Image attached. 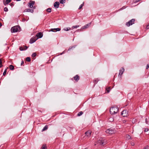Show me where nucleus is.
<instances>
[{"label":"nucleus","mask_w":149,"mask_h":149,"mask_svg":"<svg viewBox=\"0 0 149 149\" xmlns=\"http://www.w3.org/2000/svg\"><path fill=\"white\" fill-rule=\"evenodd\" d=\"M27 49V47L26 46H23V47H20L19 49L21 51H23L26 50Z\"/></svg>","instance_id":"obj_15"},{"label":"nucleus","mask_w":149,"mask_h":149,"mask_svg":"<svg viewBox=\"0 0 149 149\" xmlns=\"http://www.w3.org/2000/svg\"><path fill=\"white\" fill-rule=\"evenodd\" d=\"M11 1V0H6V1L3 2L4 5L6 6V5L8 4Z\"/></svg>","instance_id":"obj_17"},{"label":"nucleus","mask_w":149,"mask_h":149,"mask_svg":"<svg viewBox=\"0 0 149 149\" xmlns=\"http://www.w3.org/2000/svg\"><path fill=\"white\" fill-rule=\"evenodd\" d=\"M42 149H47V147L45 145H43L41 148Z\"/></svg>","instance_id":"obj_27"},{"label":"nucleus","mask_w":149,"mask_h":149,"mask_svg":"<svg viewBox=\"0 0 149 149\" xmlns=\"http://www.w3.org/2000/svg\"><path fill=\"white\" fill-rule=\"evenodd\" d=\"M91 131L90 130H88L85 133V135L84 137L85 138H88L91 136Z\"/></svg>","instance_id":"obj_7"},{"label":"nucleus","mask_w":149,"mask_h":149,"mask_svg":"<svg viewBox=\"0 0 149 149\" xmlns=\"http://www.w3.org/2000/svg\"><path fill=\"white\" fill-rule=\"evenodd\" d=\"M28 61V57H27L26 58L25 61V63H26V62Z\"/></svg>","instance_id":"obj_41"},{"label":"nucleus","mask_w":149,"mask_h":149,"mask_svg":"<svg viewBox=\"0 0 149 149\" xmlns=\"http://www.w3.org/2000/svg\"><path fill=\"white\" fill-rule=\"evenodd\" d=\"M31 58L29 57V62H30L31 61Z\"/></svg>","instance_id":"obj_46"},{"label":"nucleus","mask_w":149,"mask_h":149,"mask_svg":"<svg viewBox=\"0 0 149 149\" xmlns=\"http://www.w3.org/2000/svg\"><path fill=\"white\" fill-rule=\"evenodd\" d=\"M90 24H86L83 27V29L87 28V27H88V26H89Z\"/></svg>","instance_id":"obj_22"},{"label":"nucleus","mask_w":149,"mask_h":149,"mask_svg":"<svg viewBox=\"0 0 149 149\" xmlns=\"http://www.w3.org/2000/svg\"><path fill=\"white\" fill-rule=\"evenodd\" d=\"M65 0H59V2L61 4H63L65 3Z\"/></svg>","instance_id":"obj_25"},{"label":"nucleus","mask_w":149,"mask_h":149,"mask_svg":"<svg viewBox=\"0 0 149 149\" xmlns=\"http://www.w3.org/2000/svg\"><path fill=\"white\" fill-rule=\"evenodd\" d=\"M76 46H77L76 45H74V46H72L70 47L67 52H68V51H70L71 49H74V48H75L76 47Z\"/></svg>","instance_id":"obj_18"},{"label":"nucleus","mask_w":149,"mask_h":149,"mask_svg":"<svg viewBox=\"0 0 149 149\" xmlns=\"http://www.w3.org/2000/svg\"><path fill=\"white\" fill-rule=\"evenodd\" d=\"M24 61H22L21 62V65H23V64H24Z\"/></svg>","instance_id":"obj_42"},{"label":"nucleus","mask_w":149,"mask_h":149,"mask_svg":"<svg viewBox=\"0 0 149 149\" xmlns=\"http://www.w3.org/2000/svg\"><path fill=\"white\" fill-rule=\"evenodd\" d=\"M35 4V1H34L31 0L29 3V12L33 13L34 10L37 7L36 6L34 5Z\"/></svg>","instance_id":"obj_1"},{"label":"nucleus","mask_w":149,"mask_h":149,"mask_svg":"<svg viewBox=\"0 0 149 149\" xmlns=\"http://www.w3.org/2000/svg\"><path fill=\"white\" fill-rule=\"evenodd\" d=\"M2 61L1 58L0 59V68H1L2 66Z\"/></svg>","instance_id":"obj_30"},{"label":"nucleus","mask_w":149,"mask_h":149,"mask_svg":"<svg viewBox=\"0 0 149 149\" xmlns=\"http://www.w3.org/2000/svg\"><path fill=\"white\" fill-rule=\"evenodd\" d=\"M146 29H149V24L147 25Z\"/></svg>","instance_id":"obj_44"},{"label":"nucleus","mask_w":149,"mask_h":149,"mask_svg":"<svg viewBox=\"0 0 149 149\" xmlns=\"http://www.w3.org/2000/svg\"><path fill=\"white\" fill-rule=\"evenodd\" d=\"M4 10L5 12H7L8 11V8H7V7H5L4 8Z\"/></svg>","instance_id":"obj_33"},{"label":"nucleus","mask_w":149,"mask_h":149,"mask_svg":"<svg viewBox=\"0 0 149 149\" xmlns=\"http://www.w3.org/2000/svg\"><path fill=\"white\" fill-rule=\"evenodd\" d=\"M10 6H14V3L13 2V3H10Z\"/></svg>","instance_id":"obj_43"},{"label":"nucleus","mask_w":149,"mask_h":149,"mask_svg":"<svg viewBox=\"0 0 149 149\" xmlns=\"http://www.w3.org/2000/svg\"><path fill=\"white\" fill-rule=\"evenodd\" d=\"M46 11L47 12L50 13L51 12V8H48L47 9Z\"/></svg>","instance_id":"obj_24"},{"label":"nucleus","mask_w":149,"mask_h":149,"mask_svg":"<svg viewBox=\"0 0 149 149\" xmlns=\"http://www.w3.org/2000/svg\"><path fill=\"white\" fill-rule=\"evenodd\" d=\"M37 39L36 38H32L30 40L29 43L32 44L35 42Z\"/></svg>","instance_id":"obj_13"},{"label":"nucleus","mask_w":149,"mask_h":149,"mask_svg":"<svg viewBox=\"0 0 149 149\" xmlns=\"http://www.w3.org/2000/svg\"><path fill=\"white\" fill-rule=\"evenodd\" d=\"M36 53H33L32 55V56L33 57H35L36 56Z\"/></svg>","instance_id":"obj_32"},{"label":"nucleus","mask_w":149,"mask_h":149,"mask_svg":"<svg viewBox=\"0 0 149 149\" xmlns=\"http://www.w3.org/2000/svg\"><path fill=\"white\" fill-rule=\"evenodd\" d=\"M84 2H83V3L79 7V8L78 9H81L82 8L83 6H84Z\"/></svg>","instance_id":"obj_23"},{"label":"nucleus","mask_w":149,"mask_h":149,"mask_svg":"<svg viewBox=\"0 0 149 149\" xmlns=\"http://www.w3.org/2000/svg\"><path fill=\"white\" fill-rule=\"evenodd\" d=\"M100 79L98 78H96L93 80V82L94 83V86L98 82L100 81Z\"/></svg>","instance_id":"obj_16"},{"label":"nucleus","mask_w":149,"mask_h":149,"mask_svg":"<svg viewBox=\"0 0 149 149\" xmlns=\"http://www.w3.org/2000/svg\"><path fill=\"white\" fill-rule=\"evenodd\" d=\"M9 68L10 70H13L14 69V67L12 65H10L9 67Z\"/></svg>","instance_id":"obj_21"},{"label":"nucleus","mask_w":149,"mask_h":149,"mask_svg":"<svg viewBox=\"0 0 149 149\" xmlns=\"http://www.w3.org/2000/svg\"><path fill=\"white\" fill-rule=\"evenodd\" d=\"M148 146H146L143 149H148Z\"/></svg>","instance_id":"obj_39"},{"label":"nucleus","mask_w":149,"mask_h":149,"mask_svg":"<svg viewBox=\"0 0 149 149\" xmlns=\"http://www.w3.org/2000/svg\"><path fill=\"white\" fill-rule=\"evenodd\" d=\"M79 27V25L73 26H72V29L77 28Z\"/></svg>","instance_id":"obj_31"},{"label":"nucleus","mask_w":149,"mask_h":149,"mask_svg":"<svg viewBox=\"0 0 149 149\" xmlns=\"http://www.w3.org/2000/svg\"><path fill=\"white\" fill-rule=\"evenodd\" d=\"M72 80H73V78H72Z\"/></svg>","instance_id":"obj_51"},{"label":"nucleus","mask_w":149,"mask_h":149,"mask_svg":"<svg viewBox=\"0 0 149 149\" xmlns=\"http://www.w3.org/2000/svg\"><path fill=\"white\" fill-rule=\"evenodd\" d=\"M125 71V69L124 68H122L119 70V73L118 75V77H120V78L122 77V75L123 73V72Z\"/></svg>","instance_id":"obj_8"},{"label":"nucleus","mask_w":149,"mask_h":149,"mask_svg":"<svg viewBox=\"0 0 149 149\" xmlns=\"http://www.w3.org/2000/svg\"><path fill=\"white\" fill-rule=\"evenodd\" d=\"M40 111V112H41L40 111Z\"/></svg>","instance_id":"obj_50"},{"label":"nucleus","mask_w":149,"mask_h":149,"mask_svg":"<svg viewBox=\"0 0 149 149\" xmlns=\"http://www.w3.org/2000/svg\"><path fill=\"white\" fill-rule=\"evenodd\" d=\"M145 122L146 124H148L149 121L148 120V119L147 118L146 119Z\"/></svg>","instance_id":"obj_35"},{"label":"nucleus","mask_w":149,"mask_h":149,"mask_svg":"<svg viewBox=\"0 0 149 149\" xmlns=\"http://www.w3.org/2000/svg\"><path fill=\"white\" fill-rule=\"evenodd\" d=\"M28 12V9H26L24 10V12Z\"/></svg>","instance_id":"obj_45"},{"label":"nucleus","mask_w":149,"mask_h":149,"mask_svg":"<svg viewBox=\"0 0 149 149\" xmlns=\"http://www.w3.org/2000/svg\"><path fill=\"white\" fill-rule=\"evenodd\" d=\"M19 26H18L12 27L11 29V31L12 33L16 32L19 31Z\"/></svg>","instance_id":"obj_3"},{"label":"nucleus","mask_w":149,"mask_h":149,"mask_svg":"<svg viewBox=\"0 0 149 149\" xmlns=\"http://www.w3.org/2000/svg\"><path fill=\"white\" fill-rule=\"evenodd\" d=\"M70 27H66L64 29V30L65 31H68L70 30Z\"/></svg>","instance_id":"obj_26"},{"label":"nucleus","mask_w":149,"mask_h":149,"mask_svg":"<svg viewBox=\"0 0 149 149\" xmlns=\"http://www.w3.org/2000/svg\"><path fill=\"white\" fill-rule=\"evenodd\" d=\"M2 26V24L0 22V27Z\"/></svg>","instance_id":"obj_49"},{"label":"nucleus","mask_w":149,"mask_h":149,"mask_svg":"<svg viewBox=\"0 0 149 149\" xmlns=\"http://www.w3.org/2000/svg\"><path fill=\"white\" fill-rule=\"evenodd\" d=\"M73 79L77 82L79 80L80 77L78 74H77L73 77Z\"/></svg>","instance_id":"obj_10"},{"label":"nucleus","mask_w":149,"mask_h":149,"mask_svg":"<svg viewBox=\"0 0 149 149\" xmlns=\"http://www.w3.org/2000/svg\"><path fill=\"white\" fill-rule=\"evenodd\" d=\"M119 110L118 108L116 106H114L111 108L110 109V113L113 114L117 113Z\"/></svg>","instance_id":"obj_2"},{"label":"nucleus","mask_w":149,"mask_h":149,"mask_svg":"<svg viewBox=\"0 0 149 149\" xmlns=\"http://www.w3.org/2000/svg\"><path fill=\"white\" fill-rule=\"evenodd\" d=\"M110 87H108V88H107V92L108 93H109V91H110Z\"/></svg>","instance_id":"obj_34"},{"label":"nucleus","mask_w":149,"mask_h":149,"mask_svg":"<svg viewBox=\"0 0 149 149\" xmlns=\"http://www.w3.org/2000/svg\"><path fill=\"white\" fill-rule=\"evenodd\" d=\"M126 122V120H123V123H125Z\"/></svg>","instance_id":"obj_48"},{"label":"nucleus","mask_w":149,"mask_h":149,"mask_svg":"<svg viewBox=\"0 0 149 149\" xmlns=\"http://www.w3.org/2000/svg\"><path fill=\"white\" fill-rule=\"evenodd\" d=\"M65 50L63 51L62 53H60V55H61L63 54H64L65 53Z\"/></svg>","instance_id":"obj_40"},{"label":"nucleus","mask_w":149,"mask_h":149,"mask_svg":"<svg viewBox=\"0 0 149 149\" xmlns=\"http://www.w3.org/2000/svg\"><path fill=\"white\" fill-rule=\"evenodd\" d=\"M149 68V64H147L146 67V69H148V68Z\"/></svg>","instance_id":"obj_38"},{"label":"nucleus","mask_w":149,"mask_h":149,"mask_svg":"<svg viewBox=\"0 0 149 149\" xmlns=\"http://www.w3.org/2000/svg\"><path fill=\"white\" fill-rule=\"evenodd\" d=\"M105 132L107 134H112L114 132V129L110 128L107 130Z\"/></svg>","instance_id":"obj_6"},{"label":"nucleus","mask_w":149,"mask_h":149,"mask_svg":"<svg viewBox=\"0 0 149 149\" xmlns=\"http://www.w3.org/2000/svg\"><path fill=\"white\" fill-rule=\"evenodd\" d=\"M43 33L41 32H40L38 33H37L36 36L38 38H41L43 36Z\"/></svg>","instance_id":"obj_11"},{"label":"nucleus","mask_w":149,"mask_h":149,"mask_svg":"<svg viewBox=\"0 0 149 149\" xmlns=\"http://www.w3.org/2000/svg\"><path fill=\"white\" fill-rule=\"evenodd\" d=\"M7 68H6V69L5 70L3 73V75L5 76L6 74Z\"/></svg>","instance_id":"obj_29"},{"label":"nucleus","mask_w":149,"mask_h":149,"mask_svg":"<svg viewBox=\"0 0 149 149\" xmlns=\"http://www.w3.org/2000/svg\"><path fill=\"white\" fill-rule=\"evenodd\" d=\"M148 129L147 128H146L145 129L144 131V132H147L148 131Z\"/></svg>","instance_id":"obj_37"},{"label":"nucleus","mask_w":149,"mask_h":149,"mask_svg":"<svg viewBox=\"0 0 149 149\" xmlns=\"http://www.w3.org/2000/svg\"><path fill=\"white\" fill-rule=\"evenodd\" d=\"M61 30V29L60 28L51 29L49 31H52L53 32H56L57 31H60Z\"/></svg>","instance_id":"obj_12"},{"label":"nucleus","mask_w":149,"mask_h":149,"mask_svg":"<svg viewBox=\"0 0 149 149\" xmlns=\"http://www.w3.org/2000/svg\"><path fill=\"white\" fill-rule=\"evenodd\" d=\"M126 138L128 139H131V137L129 135H127Z\"/></svg>","instance_id":"obj_28"},{"label":"nucleus","mask_w":149,"mask_h":149,"mask_svg":"<svg viewBox=\"0 0 149 149\" xmlns=\"http://www.w3.org/2000/svg\"><path fill=\"white\" fill-rule=\"evenodd\" d=\"M59 3L58 1H56L54 3V6L55 8H58L59 7Z\"/></svg>","instance_id":"obj_14"},{"label":"nucleus","mask_w":149,"mask_h":149,"mask_svg":"<svg viewBox=\"0 0 149 149\" xmlns=\"http://www.w3.org/2000/svg\"><path fill=\"white\" fill-rule=\"evenodd\" d=\"M135 21V19H132L131 20L127 22L126 23V25L127 26H129L130 25H132L134 23V22Z\"/></svg>","instance_id":"obj_5"},{"label":"nucleus","mask_w":149,"mask_h":149,"mask_svg":"<svg viewBox=\"0 0 149 149\" xmlns=\"http://www.w3.org/2000/svg\"><path fill=\"white\" fill-rule=\"evenodd\" d=\"M98 143L101 145L104 146L106 144V143L104 138H100L98 141Z\"/></svg>","instance_id":"obj_4"},{"label":"nucleus","mask_w":149,"mask_h":149,"mask_svg":"<svg viewBox=\"0 0 149 149\" xmlns=\"http://www.w3.org/2000/svg\"><path fill=\"white\" fill-rule=\"evenodd\" d=\"M22 21H23V22H24L25 21H27V20L26 19H25V18H23L22 19Z\"/></svg>","instance_id":"obj_36"},{"label":"nucleus","mask_w":149,"mask_h":149,"mask_svg":"<svg viewBox=\"0 0 149 149\" xmlns=\"http://www.w3.org/2000/svg\"><path fill=\"white\" fill-rule=\"evenodd\" d=\"M131 145H132V146H134V143H131Z\"/></svg>","instance_id":"obj_47"},{"label":"nucleus","mask_w":149,"mask_h":149,"mask_svg":"<svg viewBox=\"0 0 149 149\" xmlns=\"http://www.w3.org/2000/svg\"><path fill=\"white\" fill-rule=\"evenodd\" d=\"M48 128V126L47 125H46L43 128L42 130V132L45 131Z\"/></svg>","instance_id":"obj_19"},{"label":"nucleus","mask_w":149,"mask_h":149,"mask_svg":"<svg viewBox=\"0 0 149 149\" xmlns=\"http://www.w3.org/2000/svg\"><path fill=\"white\" fill-rule=\"evenodd\" d=\"M128 114V111L125 110H123L121 113V114L123 117H126Z\"/></svg>","instance_id":"obj_9"},{"label":"nucleus","mask_w":149,"mask_h":149,"mask_svg":"<svg viewBox=\"0 0 149 149\" xmlns=\"http://www.w3.org/2000/svg\"><path fill=\"white\" fill-rule=\"evenodd\" d=\"M83 113L82 111H80L77 114V116H80L83 114Z\"/></svg>","instance_id":"obj_20"}]
</instances>
